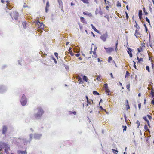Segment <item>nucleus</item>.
<instances>
[{
    "label": "nucleus",
    "mask_w": 154,
    "mask_h": 154,
    "mask_svg": "<svg viewBox=\"0 0 154 154\" xmlns=\"http://www.w3.org/2000/svg\"><path fill=\"white\" fill-rule=\"evenodd\" d=\"M97 48H96L94 49L93 52V53H96V49Z\"/></svg>",
    "instance_id": "56"
},
{
    "label": "nucleus",
    "mask_w": 154,
    "mask_h": 154,
    "mask_svg": "<svg viewBox=\"0 0 154 154\" xmlns=\"http://www.w3.org/2000/svg\"><path fill=\"white\" fill-rule=\"evenodd\" d=\"M93 55H92V57L95 58H96L97 57L96 53H95V54L93 53Z\"/></svg>",
    "instance_id": "40"
},
{
    "label": "nucleus",
    "mask_w": 154,
    "mask_h": 154,
    "mask_svg": "<svg viewBox=\"0 0 154 154\" xmlns=\"http://www.w3.org/2000/svg\"><path fill=\"white\" fill-rule=\"evenodd\" d=\"M130 73L128 72V71L126 72V74L125 75V78H127L130 76Z\"/></svg>",
    "instance_id": "25"
},
{
    "label": "nucleus",
    "mask_w": 154,
    "mask_h": 154,
    "mask_svg": "<svg viewBox=\"0 0 154 154\" xmlns=\"http://www.w3.org/2000/svg\"><path fill=\"white\" fill-rule=\"evenodd\" d=\"M128 51L127 52L129 55V56L130 57H132V50L130 48H128Z\"/></svg>",
    "instance_id": "9"
},
{
    "label": "nucleus",
    "mask_w": 154,
    "mask_h": 154,
    "mask_svg": "<svg viewBox=\"0 0 154 154\" xmlns=\"http://www.w3.org/2000/svg\"><path fill=\"white\" fill-rule=\"evenodd\" d=\"M141 105V103L139 104L138 105V108L139 109H140Z\"/></svg>",
    "instance_id": "53"
},
{
    "label": "nucleus",
    "mask_w": 154,
    "mask_h": 154,
    "mask_svg": "<svg viewBox=\"0 0 154 154\" xmlns=\"http://www.w3.org/2000/svg\"><path fill=\"white\" fill-rule=\"evenodd\" d=\"M148 127H149V126L148 125H147L146 124H145L144 126V129L146 131H148L149 133H150V131L148 129Z\"/></svg>",
    "instance_id": "12"
},
{
    "label": "nucleus",
    "mask_w": 154,
    "mask_h": 154,
    "mask_svg": "<svg viewBox=\"0 0 154 154\" xmlns=\"http://www.w3.org/2000/svg\"><path fill=\"white\" fill-rule=\"evenodd\" d=\"M105 2V3L106 4H107L108 5L109 4V1H107L106 0H104Z\"/></svg>",
    "instance_id": "42"
},
{
    "label": "nucleus",
    "mask_w": 154,
    "mask_h": 154,
    "mask_svg": "<svg viewBox=\"0 0 154 154\" xmlns=\"http://www.w3.org/2000/svg\"><path fill=\"white\" fill-rule=\"evenodd\" d=\"M20 102L23 106H25L26 104V98L24 94L23 95L20 100Z\"/></svg>",
    "instance_id": "4"
},
{
    "label": "nucleus",
    "mask_w": 154,
    "mask_h": 154,
    "mask_svg": "<svg viewBox=\"0 0 154 154\" xmlns=\"http://www.w3.org/2000/svg\"><path fill=\"white\" fill-rule=\"evenodd\" d=\"M135 24L134 25V27L136 28L137 29H140V26L138 25L136 21H135Z\"/></svg>",
    "instance_id": "19"
},
{
    "label": "nucleus",
    "mask_w": 154,
    "mask_h": 154,
    "mask_svg": "<svg viewBox=\"0 0 154 154\" xmlns=\"http://www.w3.org/2000/svg\"><path fill=\"white\" fill-rule=\"evenodd\" d=\"M83 13L84 15H87L89 17H91L92 16V15L91 14V13H86L85 12H83Z\"/></svg>",
    "instance_id": "18"
},
{
    "label": "nucleus",
    "mask_w": 154,
    "mask_h": 154,
    "mask_svg": "<svg viewBox=\"0 0 154 154\" xmlns=\"http://www.w3.org/2000/svg\"><path fill=\"white\" fill-rule=\"evenodd\" d=\"M130 84H129L128 85H126V88L127 89H128L129 91H130Z\"/></svg>",
    "instance_id": "37"
},
{
    "label": "nucleus",
    "mask_w": 154,
    "mask_h": 154,
    "mask_svg": "<svg viewBox=\"0 0 154 154\" xmlns=\"http://www.w3.org/2000/svg\"><path fill=\"white\" fill-rule=\"evenodd\" d=\"M7 130V127L6 126H4L2 128V133L5 134Z\"/></svg>",
    "instance_id": "10"
},
{
    "label": "nucleus",
    "mask_w": 154,
    "mask_h": 154,
    "mask_svg": "<svg viewBox=\"0 0 154 154\" xmlns=\"http://www.w3.org/2000/svg\"><path fill=\"white\" fill-rule=\"evenodd\" d=\"M83 2L85 4H88L89 3V2L88 1V0H80Z\"/></svg>",
    "instance_id": "23"
},
{
    "label": "nucleus",
    "mask_w": 154,
    "mask_h": 154,
    "mask_svg": "<svg viewBox=\"0 0 154 154\" xmlns=\"http://www.w3.org/2000/svg\"><path fill=\"white\" fill-rule=\"evenodd\" d=\"M117 7H121V4L119 1H118L117 4Z\"/></svg>",
    "instance_id": "36"
},
{
    "label": "nucleus",
    "mask_w": 154,
    "mask_h": 154,
    "mask_svg": "<svg viewBox=\"0 0 154 154\" xmlns=\"http://www.w3.org/2000/svg\"><path fill=\"white\" fill-rule=\"evenodd\" d=\"M19 153L21 154H26L27 153L26 150L24 151H20L19 152Z\"/></svg>",
    "instance_id": "21"
},
{
    "label": "nucleus",
    "mask_w": 154,
    "mask_h": 154,
    "mask_svg": "<svg viewBox=\"0 0 154 154\" xmlns=\"http://www.w3.org/2000/svg\"><path fill=\"white\" fill-rule=\"evenodd\" d=\"M125 14L126 15V19L127 20H128L129 18V16L127 12H125Z\"/></svg>",
    "instance_id": "39"
},
{
    "label": "nucleus",
    "mask_w": 154,
    "mask_h": 154,
    "mask_svg": "<svg viewBox=\"0 0 154 154\" xmlns=\"http://www.w3.org/2000/svg\"><path fill=\"white\" fill-rule=\"evenodd\" d=\"M105 90H106V92L108 93V95H109V93L110 92V91L109 90L108 88H107L105 89Z\"/></svg>",
    "instance_id": "32"
},
{
    "label": "nucleus",
    "mask_w": 154,
    "mask_h": 154,
    "mask_svg": "<svg viewBox=\"0 0 154 154\" xmlns=\"http://www.w3.org/2000/svg\"><path fill=\"white\" fill-rule=\"evenodd\" d=\"M77 79H78V81H79V84H83V82L82 81V79L81 77H80L79 76H78Z\"/></svg>",
    "instance_id": "14"
},
{
    "label": "nucleus",
    "mask_w": 154,
    "mask_h": 154,
    "mask_svg": "<svg viewBox=\"0 0 154 154\" xmlns=\"http://www.w3.org/2000/svg\"><path fill=\"white\" fill-rule=\"evenodd\" d=\"M22 24L23 26V27L25 28L26 27V22H23L22 23Z\"/></svg>",
    "instance_id": "31"
},
{
    "label": "nucleus",
    "mask_w": 154,
    "mask_h": 154,
    "mask_svg": "<svg viewBox=\"0 0 154 154\" xmlns=\"http://www.w3.org/2000/svg\"><path fill=\"white\" fill-rule=\"evenodd\" d=\"M149 10H150V12L151 13H152V8L151 6H150L149 7Z\"/></svg>",
    "instance_id": "59"
},
{
    "label": "nucleus",
    "mask_w": 154,
    "mask_h": 154,
    "mask_svg": "<svg viewBox=\"0 0 154 154\" xmlns=\"http://www.w3.org/2000/svg\"><path fill=\"white\" fill-rule=\"evenodd\" d=\"M36 26L39 28L37 30V32L38 33L40 31V33H42V30H43L44 25L43 24L42 22H40L39 21H38L36 22Z\"/></svg>",
    "instance_id": "1"
},
{
    "label": "nucleus",
    "mask_w": 154,
    "mask_h": 154,
    "mask_svg": "<svg viewBox=\"0 0 154 154\" xmlns=\"http://www.w3.org/2000/svg\"><path fill=\"white\" fill-rule=\"evenodd\" d=\"M147 116L150 120L152 119V117L150 115H147Z\"/></svg>",
    "instance_id": "47"
},
{
    "label": "nucleus",
    "mask_w": 154,
    "mask_h": 154,
    "mask_svg": "<svg viewBox=\"0 0 154 154\" xmlns=\"http://www.w3.org/2000/svg\"><path fill=\"white\" fill-rule=\"evenodd\" d=\"M81 21L84 23H86V22L85 20V19L83 17H80Z\"/></svg>",
    "instance_id": "20"
},
{
    "label": "nucleus",
    "mask_w": 154,
    "mask_h": 154,
    "mask_svg": "<svg viewBox=\"0 0 154 154\" xmlns=\"http://www.w3.org/2000/svg\"><path fill=\"white\" fill-rule=\"evenodd\" d=\"M69 114H73L74 115H76V112L75 111H73L72 112L71 111H69Z\"/></svg>",
    "instance_id": "24"
},
{
    "label": "nucleus",
    "mask_w": 154,
    "mask_h": 154,
    "mask_svg": "<svg viewBox=\"0 0 154 154\" xmlns=\"http://www.w3.org/2000/svg\"><path fill=\"white\" fill-rule=\"evenodd\" d=\"M113 152L115 154H116L118 153V151L115 149H112Z\"/></svg>",
    "instance_id": "35"
},
{
    "label": "nucleus",
    "mask_w": 154,
    "mask_h": 154,
    "mask_svg": "<svg viewBox=\"0 0 154 154\" xmlns=\"http://www.w3.org/2000/svg\"><path fill=\"white\" fill-rule=\"evenodd\" d=\"M126 128H127V127L126 126H125L124 128L123 129V131H126Z\"/></svg>",
    "instance_id": "61"
},
{
    "label": "nucleus",
    "mask_w": 154,
    "mask_h": 154,
    "mask_svg": "<svg viewBox=\"0 0 154 154\" xmlns=\"http://www.w3.org/2000/svg\"><path fill=\"white\" fill-rule=\"evenodd\" d=\"M44 113V111L41 108H39L38 109V113L35 114L34 117L35 119H38Z\"/></svg>",
    "instance_id": "2"
},
{
    "label": "nucleus",
    "mask_w": 154,
    "mask_h": 154,
    "mask_svg": "<svg viewBox=\"0 0 154 154\" xmlns=\"http://www.w3.org/2000/svg\"><path fill=\"white\" fill-rule=\"evenodd\" d=\"M69 53H70V54L72 56H73L74 55V54L72 52V51H70Z\"/></svg>",
    "instance_id": "49"
},
{
    "label": "nucleus",
    "mask_w": 154,
    "mask_h": 154,
    "mask_svg": "<svg viewBox=\"0 0 154 154\" xmlns=\"http://www.w3.org/2000/svg\"><path fill=\"white\" fill-rule=\"evenodd\" d=\"M112 60V58L111 57H109L108 58V62H109L110 61Z\"/></svg>",
    "instance_id": "46"
},
{
    "label": "nucleus",
    "mask_w": 154,
    "mask_h": 154,
    "mask_svg": "<svg viewBox=\"0 0 154 154\" xmlns=\"http://www.w3.org/2000/svg\"><path fill=\"white\" fill-rule=\"evenodd\" d=\"M104 49L106 50V52L108 53H109L114 50L113 48L111 47L108 48L104 47Z\"/></svg>",
    "instance_id": "6"
},
{
    "label": "nucleus",
    "mask_w": 154,
    "mask_h": 154,
    "mask_svg": "<svg viewBox=\"0 0 154 154\" xmlns=\"http://www.w3.org/2000/svg\"><path fill=\"white\" fill-rule=\"evenodd\" d=\"M137 59L138 60V62L143 61V59L142 58H139L138 57L137 58Z\"/></svg>",
    "instance_id": "30"
},
{
    "label": "nucleus",
    "mask_w": 154,
    "mask_h": 154,
    "mask_svg": "<svg viewBox=\"0 0 154 154\" xmlns=\"http://www.w3.org/2000/svg\"><path fill=\"white\" fill-rule=\"evenodd\" d=\"M137 50H138V51L139 52H140L142 51V49L141 48H138Z\"/></svg>",
    "instance_id": "41"
},
{
    "label": "nucleus",
    "mask_w": 154,
    "mask_h": 154,
    "mask_svg": "<svg viewBox=\"0 0 154 154\" xmlns=\"http://www.w3.org/2000/svg\"><path fill=\"white\" fill-rule=\"evenodd\" d=\"M12 19H14L15 20H17L18 18V14L17 12L14 11L10 14Z\"/></svg>",
    "instance_id": "3"
},
{
    "label": "nucleus",
    "mask_w": 154,
    "mask_h": 154,
    "mask_svg": "<svg viewBox=\"0 0 154 154\" xmlns=\"http://www.w3.org/2000/svg\"><path fill=\"white\" fill-rule=\"evenodd\" d=\"M149 45L150 46L151 48H152V43H151V42H149Z\"/></svg>",
    "instance_id": "50"
},
{
    "label": "nucleus",
    "mask_w": 154,
    "mask_h": 154,
    "mask_svg": "<svg viewBox=\"0 0 154 154\" xmlns=\"http://www.w3.org/2000/svg\"><path fill=\"white\" fill-rule=\"evenodd\" d=\"M80 54H75V56L77 57H79L80 56Z\"/></svg>",
    "instance_id": "60"
},
{
    "label": "nucleus",
    "mask_w": 154,
    "mask_h": 154,
    "mask_svg": "<svg viewBox=\"0 0 154 154\" xmlns=\"http://www.w3.org/2000/svg\"><path fill=\"white\" fill-rule=\"evenodd\" d=\"M104 85L105 89L107 88H108V84L107 83L104 84Z\"/></svg>",
    "instance_id": "44"
},
{
    "label": "nucleus",
    "mask_w": 154,
    "mask_h": 154,
    "mask_svg": "<svg viewBox=\"0 0 154 154\" xmlns=\"http://www.w3.org/2000/svg\"><path fill=\"white\" fill-rule=\"evenodd\" d=\"M142 12L141 10H140L139 12V19L141 20L142 18Z\"/></svg>",
    "instance_id": "17"
},
{
    "label": "nucleus",
    "mask_w": 154,
    "mask_h": 154,
    "mask_svg": "<svg viewBox=\"0 0 154 154\" xmlns=\"http://www.w3.org/2000/svg\"><path fill=\"white\" fill-rule=\"evenodd\" d=\"M143 119L144 120L146 121L147 122V124H148V126H149V128L150 127V124L149 121L147 119V117L146 116H144L143 117Z\"/></svg>",
    "instance_id": "8"
},
{
    "label": "nucleus",
    "mask_w": 154,
    "mask_h": 154,
    "mask_svg": "<svg viewBox=\"0 0 154 154\" xmlns=\"http://www.w3.org/2000/svg\"><path fill=\"white\" fill-rule=\"evenodd\" d=\"M101 77V75H98L97 77L96 78V79L97 80L99 81H100L101 80L100 77Z\"/></svg>",
    "instance_id": "29"
},
{
    "label": "nucleus",
    "mask_w": 154,
    "mask_h": 154,
    "mask_svg": "<svg viewBox=\"0 0 154 154\" xmlns=\"http://www.w3.org/2000/svg\"><path fill=\"white\" fill-rule=\"evenodd\" d=\"M72 48H69V52H70V51H72Z\"/></svg>",
    "instance_id": "63"
},
{
    "label": "nucleus",
    "mask_w": 154,
    "mask_h": 154,
    "mask_svg": "<svg viewBox=\"0 0 154 154\" xmlns=\"http://www.w3.org/2000/svg\"><path fill=\"white\" fill-rule=\"evenodd\" d=\"M151 103L152 104H154V100H152V101H151Z\"/></svg>",
    "instance_id": "64"
},
{
    "label": "nucleus",
    "mask_w": 154,
    "mask_h": 154,
    "mask_svg": "<svg viewBox=\"0 0 154 154\" xmlns=\"http://www.w3.org/2000/svg\"><path fill=\"white\" fill-rule=\"evenodd\" d=\"M136 123L137 124V128H139L140 125V122L138 120H137L136 122Z\"/></svg>",
    "instance_id": "33"
},
{
    "label": "nucleus",
    "mask_w": 154,
    "mask_h": 154,
    "mask_svg": "<svg viewBox=\"0 0 154 154\" xmlns=\"http://www.w3.org/2000/svg\"><path fill=\"white\" fill-rule=\"evenodd\" d=\"M91 26L92 27V29L95 32L98 33H99V30H97L96 28L93 26L92 24H91Z\"/></svg>",
    "instance_id": "13"
},
{
    "label": "nucleus",
    "mask_w": 154,
    "mask_h": 154,
    "mask_svg": "<svg viewBox=\"0 0 154 154\" xmlns=\"http://www.w3.org/2000/svg\"><path fill=\"white\" fill-rule=\"evenodd\" d=\"M108 33L107 32H106L105 33L103 34L101 36L100 38L103 41L105 42L106 41V39L108 37Z\"/></svg>",
    "instance_id": "5"
},
{
    "label": "nucleus",
    "mask_w": 154,
    "mask_h": 154,
    "mask_svg": "<svg viewBox=\"0 0 154 154\" xmlns=\"http://www.w3.org/2000/svg\"><path fill=\"white\" fill-rule=\"evenodd\" d=\"M145 19L146 21H147L149 23V24H150V22L149 19L147 17H146L145 18Z\"/></svg>",
    "instance_id": "38"
},
{
    "label": "nucleus",
    "mask_w": 154,
    "mask_h": 154,
    "mask_svg": "<svg viewBox=\"0 0 154 154\" xmlns=\"http://www.w3.org/2000/svg\"><path fill=\"white\" fill-rule=\"evenodd\" d=\"M139 29H136L134 35L137 38L140 37V34L138 32Z\"/></svg>",
    "instance_id": "7"
},
{
    "label": "nucleus",
    "mask_w": 154,
    "mask_h": 154,
    "mask_svg": "<svg viewBox=\"0 0 154 154\" xmlns=\"http://www.w3.org/2000/svg\"><path fill=\"white\" fill-rule=\"evenodd\" d=\"M83 80L87 82L88 80V79L86 76H84L83 77Z\"/></svg>",
    "instance_id": "22"
},
{
    "label": "nucleus",
    "mask_w": 154,
    "mask_h": 154,
    "mask_svg": "<svg viewBox=\"0 0 154 154\" xmlns=\"http://www.w3.org/2000/svg\"><path fill=\"white\" fill-rule=\"evenodd\" d=\"M146 69L149 72H150L149 68V66H147L146 67Z\"/></svg>",
    "instance_id": "43"
},
{
    "label": "nucleus",
    "mask_w": 154,
    "mask_h": 154,
    "mask_svg": "<svg viewBox=\"0 0 154 154\" xmlns=\"http://www.w3.org/2000/svg\"><path fill=\"white\" fill-rule=\"evenodd\" d=\"M93 94L94 95H99L100 94L99 93L97 92L96 91H94L93 92Z\"/></svg>",
    "instance_id": "26"
},
{
    "label": "nucleus",
    "mask_w": 154,
    "mask_h": 154,
    "mask_svg": "<svg viewBox=\"0 0 154 154\" xmlns=\"http://www.w3.org/2000/svg\"><path fill=\"white\" fill-rule=\"evenodd\" d=\"M53 60H54V62H55V63L56 64L57 63V61L56 59L55 58H53Z\"/></svg>",
    "instance_id": "54"
},
{
    "label": "nucleus",
    "mask_w": 154,
    "mask_h": 154,
    "mask_svg": "<svg viewBox=\"0 0 154 154\" xmlns=\"http://www.w3.org/2000/svg\"><path fill=\"white\" fill-rule=\"evenodd\" d=\"M5 151L6 152L7 154L8 153V150H10V148L9 147H8L7 148V149H6V148L5 149Z\"/></svg>",
    "instance_id": "28"
},
{
    "label": "nucleus",
    "mask_w": 154,
    "mask_h": 154,
    "mask_svg": "<svg viewBox=\"0 0 154 154\" xmlns=\"http://www.w3.org/2000/svg\"><path fill=\"white\" fill-rule=\"evenodd\" d=\"M41 135L39 134H36L34 135V138L35 139H39L41 137Z\"/></svg>",
    "instance_id": "15"
},
{
    "label": "nucleus",
    "mask_w": 154,
    "mask_h": 154,
    "mask_svg": "<svg viewBox=\"0 0 154 154\" xmlns=\"http://www.w3.org/2000/svg\"><path fill=\"white\" fill-rule=\"evenodd\" d=\"M86 99H87V102H88V101L89 100L88 97L87 96H86L85 97Z\"/></svg>",
    "instance_id": "55"
},
{
    "label": "nucleus",
    "mask_w": 154,
    "mask_h": 154,
    "mask_svg": "<svg viewBox=\"0 0 154 154\" xmlns=\"http://www.w3.org/2000/svg\"><path fill=\"white\" fill-rule=\"evenodd\" d=\"M54 55L57 57V56H58V53H56V52L55 53Z\"/></svg>",
    "instance_id": "57"
},
{
    "label": "nucleus",
    "mask_w": 154,
    "mask_h": 154,
    "mask_svg": "<svg viewBox=\"0 0 154 154\" xmlns=\"http://www.w3.org/2000/svg\"><path fill=\"white\" fill-rule=\"evenodd\" d=\"M134 63V67L135 68V69H136V63L134 61H133Z\"/></svg>",
    "instance_id": "52"
},
{
    "label": "nucleus",
    "mask_w": 154,
    "mask_h": 154,
    "mask_svg": "<svg viewBox=\"0 0 154 154\" xmlns=\"http://www.w3.org/2000/svg\"><path fill=\"white\" fill-rule=\"evenodd\" d=\"M49 7V1H48L46 3V6L45 8V11L46 12H47L48 11V8Z\"/></svg>",
    "instance_id": "11"
},
{
    "label": "nucleus",
    "mask_w": 154,
    "mask_h": 154,
    "mask_svg": "<svg viewBox=\"0 0 154 154\" xmlns=\"http://www.w3.org/2000/svg\"><path fill=\"white\" fill-rule=\"evenodd\" d=\"M118 40H117L116 41V48H117V46H118Z\"/></svg>",
    "instance_id": "48"
},
{
    "label": "nucleus",
    "mask_w": 154,
    "mask_h": 154,
    "mask_svg": "<svg viewBox=\"0 0 154 154\" xmlns=\"http://www.w3.org/2000/svg\"><path fill=\"white\" fill-rule=\"evenodd\" d=\"M151 94L152 95V97H154V90L153 89L151 90Z\"/></svg>",
    "instance_id": "27"
},
{
    "label": "nucleus",
    "mask_w": 154,
    "mask_h": 154,
    "mask_svg": "<svg viewBox=\"0 0 154 154\" xmlns=\"http://www.w3.org/2000/svg\"><path fill=\"white\" fill-rule=\"evenodd\" d=\"M104 17L108 19V21H109V17L108 15H106L104 16Z\"/></svg>",
    "instance_id": "45"
},
{
    "label": "nucleus",
    "mask_w": 154,
    "mask_h": 154,
    "mask_svg": "<svg viewBox=\"0 0 154 154\" xmlns=\"http://www.w3.org/2000/svg\"><path fill=\"white\" fill-rule=\"evenodd\" d=\"M126 102L127 103H126V104L125 105V106L127 108V110H128L130 108V107L129 106V105L128 104V100H126Z\"/></svg>",
    "instance_id": "16"
},
{
    "label": "nucleus",
    "mask_w": 154,
    "mask_h": 154,
    "mask_svg": "<svg viewBox=\"0 0 154 154\" xmlns=\"http://www.w3.org/2000/svg\"><path fill=\"white\" fill-rule=\"evenodd\" d=\"M143 9L144 11V15H147L148 14V13L147 12H146L145 11L144 8H143Z\"/></svg>",
    "instance_id": "51"
},
{
    "label": "nucleus",
    "mask_w": 154,
    "mask_h": 154,
    "mask_svg": "<svg viewBox=\"0 0 154 154\" xmlns=\"http://www.w3.org/2000/svg\"><path fill=\"white\" fill-rule=\"evenodd\" d=\"M109 7L108 6H107L106 7V10H109Z\"/></svg>",
    "instance_id": "58"
},
{
    "label": "nucleus",
    "mask_w": 154,
    "mask_h": 154,
    "mask_svg": "<svg viewBox=\"0 0 154 154\" xmlns=\"http://www.w3.org/2000/svg\"><path fill=\"white\" fill-rule=\"evenodd\" d=\"M93 100L91 99L89 100L88 101V102H87V103L89 104H92V103H93Z\"/></svg>",
    "instance_id": "34"
},
{
    "label": "nucleus",
    "mask_w": 154,
    "mask_h": 154,
    "mask_svg": "<svg viewBox=\"0 0 154 154\" xmlns=\"http://www.w3.org/2000/svg\"><path fill=\"white\" fill-rule=\"evenodd\" d=\"M110 75L111 76V77L112 78H113L114 77H113V75L112 74V73H110Z\"/></svg>",
    "instance_id": "62"
}]
</instances>
